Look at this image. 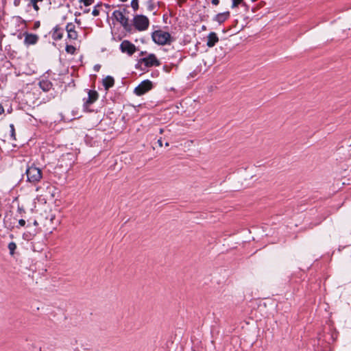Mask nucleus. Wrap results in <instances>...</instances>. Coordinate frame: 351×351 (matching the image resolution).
Wrapping results in <instances>:
<instances>
[{
	"instance_id": "22",
	"label": "nucleus",
	"mask_w": 351,
	"mask_h": 351,
	"mask_svg": "<svg viewBox=\"0 0 351 351\" xmlns=\"http://www.w3.org/2000/svg\"><path fill=\"white\" fill-rule=\"evenodd\" d=\"M85 6H88L93 3L94 0H80Z\"/></svg>"
},
{
	"instance_id": "26",
	"label": "nucleus",
	"mask_w": 351,
	"mask_h": 351,
	"mask_svg": "<svg viewBox=\"0 0 351 351\" xmlns=\"http://www.w3.org/2000/svg\"><path fill=\"white\" fill-rule=\"evenodd\" d=\"M211 2L213 5H217L219 4V0H212Z\"/></svg>"
},
{
	"instance_id": "13",
	"label": "nucleus",
	"mask_w": 351,
	"mask_h": 351,
	"mask_svg": "<svg viewBox=\"0 0 351 351\" xmlns=\"http://www.w3.org/2000/svg\"><path fill=\"white\" fill-rule=\"evenodd\" d=\"M229 16V12L219 13L215 16V20L219 23H222L228 19Z\"/></svg>"
},
{
	"instance_id": "37",
	"label": "nucleus",
	"mask_w": 351,
	"mask_h": 351,
	"mask_svg": "<svg viewBox=\"0 0 351 351\" xmlns=\"http://www.w3.org/2000/svg\"><path fill=\"white\" fill-rule=\"evenodd\" d=\"M89 12V9L84 10L85 13H88Z\"/></svg>"
},
{
	"instance_id": "27",
	"label": "nucleus",
	"mask_w": 351,
	"mask_h": 351,
	"mask_svg": "<svg viewBox=\"0 0 351 351\" xmlns=\"http://www.w3.org/2000/svg\"><path fill=\"white\" fill-rule=\"evenodd\" d=\"M39 27H40V22L39 21L35 22V23H34V29L38 28Z\"/></svg>"
},
{
	"instance_id": "36",
	"label": "nucleus",
	"mask_w": 351,
	"mask_h": 351,
	"mask_svg": "<svg viewBox=\"0 0 351 351\" xmlns=\"http://www.w3.org/2000/svg\"><path fill=\"white\" fill-rule=\"evenodd\" d=\"M80 13L75 12V16H80Z\"/></svg>"
},
{
	"instance_id": "12",
	"label": "nucleus",
	"mask_w": 351,
	"mask_h": 351,
	"mask_svg": "<svg viewBox=\"0 0 351 351\" xmlns=\"http://www.w3.org/2000/svg\"><path fill=\"white\" fill-rule=\"evenodd\" d=\"M39 86L43 90L47 92L52 88V83L48 80L43 79L40 81Z\"/></svg>"
},
{
	"instance_id": "18",
	"label": "nucleus",
	"mask_w": 351,
	"mask_h": 351,
	"mask_svg": "<svg viewBox=\"0 0 351 351\" xmlns=\"http://www.w3.org/2000/svg\"><path fill=\"white\" fill-rule=\"evenodd\" d=\"M101 7V5L100 4H97L96 5L93 10V12H92V14L94 16H97L98 15H99V13H100V10H99V8Z\"/></svg>"
},
{
	"instance_id": "6",
	"label": "nucleus",
	"mask_w": 351,
	"mask_h": 351,
	"mask_svg": "<svg viewBox=\"0 0 351 351\" xmlns=\"http://www.w3.org/2000/svg\"><path fill=\"white\" fill-rule=\"evenodd\" d=\"M140 62L143 63L147 67L158 66L160 65V61L153 53H150L148 55V56L141 59Z\"/></svg>"
},
{
	"instance_id": "1",
	"label": "nucleus",
	"mask_w": 351,
	"mask_h": 351,
	"mask_svg": "<svg viewBox=\"0 0 351 351\" xmlns=\"http://www.w3.org/2000/svg\"><path fill=\"white\" fill-rule=\"evenodd\" d=\"M25 174L27 181L32 184H36L43 178L42 170L34 165L27 167Z\"/></svg>"
},
{
	"instance_id": "38",
	"label": "nucleus",
	"mask_w": 351,
	"mask_h": 351,
	"mask_svg": "<svg viewBox=\"0 0 351 351\" xmlns=\"http://www.w3.org/2000/svg\"><path fill=\"white\" fill-rule=\"evenodd\" d=\"M169 145V143H165V146L168 147Z\"/></svg>"
},
{
	"instance_id": "32",
	"label": "nucleus",
	"mask_w": 351,
	"mask_h": 351,
	"mask_svg": "<svg viewBox=\"0 0 351 351\" xmlns=\"http://www.w3.org/2000/svg\"><path fill=\"white\" fill-rule=\"evenodd\" d=\"M33 250H34V251L39 252V251H41V250H42V249H36V246L34 245H33Z\"/></svg>"
},
{
	"instance_id": "24",
	"label": "nucleus",
	"mask_w": 351,
	"mask_h": 351,
	"mask_svg": "<svg viewBox=\"0 0 351 351\" xmlns=\"http://www.w3.org/2000/svg\"><path fill=\"white\" fill-rule=\"evenodd\" d=\"M147 8H148L149 10L152 11L154 10V4L151 1H149L148 3V7Z\"/></svg>"
},
{
	"instance_id": "16",
	"label": "nucleus",
	"mask_w": 351,
	"mask_h": 351,
	"mask_svg": "<svg viewBox=\"0 0 351 351\" xmlns=\"http://www.w3.org/2000/svg\"><path fill=\"white\" fill-rule=\"evenodd\" d=\"M43 0H30V5H32L34 9L38 12L40 10L39 6L38 5V2H42Z\"/></svg>"
},
{
	"instance_id": "8",
	"label": "nucleus",
	"mask_w": 351,
	"mask_h": 351,
	"mask_svg": "<svg viewBox=\"0 0 351 351\" xmlns=\"http://www.w3.org/2000/svg\"><path fill=\"white\" fill-rule=\"evenodd\" d=\"M66 31L67 32V37L71 40H77L78 34L75 30V26L72 23H67L66 26Z\"/></svg>"
},
{
	"instance_id": "15",
	"label": "nucleus",
	"mask_w": 351,
	"mask_h": 351,
	"mask_svg": "<svg viewBox=\"0 0 351 351\" xmlns=\"http://www.w3.org/2000/svg\"><path fill=\"white\" fill-rule=\"evenodd\" d=\"M114 84V80L113 77L110 76H107L106 78L103 80V84L106 89H108L110 87L113 86Z\"/></svg>"
},
{
	"instance_id": "21",
	"label": "nucleus",
	"mask_w": 351,
	"mask_h": 351,
	"mask_svg": "<svg viewBox=\"0 0 351 351\" xmlns=\"http://www.w3.org/2000/svg\"><path fill=\"white\" fill-rule=\"evenodd\" d=\"M66 51L68 53H73L75 51V48L72 45H66Z\"/></svg>"
},
{
	"instance_id": "35",
	"label": "nucleus",
	"mask_w": 351,
	"mask_h": 351,
	"mask_svg": "<svg viewBox=\"0 0 351 351\" xmlns=\"http://www.w3.org/2000/svg\"><path fill=\"white\" fill-rule=\"evenodd\" d=\"M163 132H164V130H163V129H162V128H161V129H160V134H162V133H163Z\"/></svg>"
},
{
	"instance_id": "10",
	"label": "nucleus",
	"mask_w": 351,
	"mask_h": 351,
	"mask_svg": "<svg viewBox=\"0 0 351 351\" xmlns=\"http://www.w3.org/2000/svg\"><path fill=\"white\" fill-rule=\"evenodd\" d=\"M98 99V93L96 90H89L88 92V98L85 100L84 104L86 106H88L95 101H96Z\"/></svg>"
},
{
	"instance_id": "34",
	"label": "nucleus",
	"mask_w": 351,
	"mask_h": 351,
	"mask_svg": "<svg viewBox=\"0 0 351 351\" xmlns=\"http://www.w3.org/2000/svg\"><path fill=\"white\" fill-rule=\"evenodd\" d=\"M33 224H34V226H38V223L37 221L35 220L34 221Z\"/></svg>"
},
{
	"instance_id": "19",
	"label": "nucleus",
	"mask_w": 351,
	"mask_h": 351,
	"mask_svg": "<svg viewBox=\"0 0 351 351\" xmlns=\"http://www.w3.org/2000/svg\"><path fill=\"white\" fill-rule=\"evenodd\" d=\"M10 135H11V137L12 138L13 140H15L16 137H15V130H14V125L13 124H10Z\"/></svg>"
},
{
	"instance_id": "25",
	"label": "nucleus",
	"mask_w": 351,
	"mask_h": 351,
	"mask_svg": "<svg viewBox=\"0 0 351 351\" xmlns=\"http://www.w3.org/2000/svg\"><path fill=\"white\" fill-rule=\"evenodd\" d=\"M26 222L24 219H20L19 221V225L21 227L24 226L25 225Z\"/></svg>"
},
{
	"instance_id": "31",
	"label": "nucleus",
	"mask_w": 351,
	"mask_h": 351,
	"mask_svg": "<svg viewBox=\"0 0 351 351\" xmlns=\"http://www.w3.org/2000/svg\"><path fill=\"white\" fill-rule=\"evenodd\" d=\"M20 3V0H14V4L15 6H18Z\"/></svg>"
},
{
	"instance_id": "9",
	"label": "nucleus",
	"mask_w": 351,
	"mask_h": 351,
	"mask_svg": "<svg viewBox=\"0 0 351 351\" xmlns=\"http://www.w3.org/2000/svg\"><path fill=\"white\" fill-rule=\"evenodd\" d=\"M24 43L26 45H35L38 40V36L36 34L25 33Z\"/></svg>"
},
{
	"instance_id": "4",
	"label": "nucleus",
	"mask_w": 351,
	"mask_h": 351,
	"mask_svg": "<svg viewBox=\"0 0 351 351\" xmlns=\"http://www.w3.org/2000/svg\"><path fill=\"white\" fill-rule=\"evenodd\" d=\"M125 10H114L112 13L114 19L119 22L123 28L126 31L131 30V25L129 23L128 19L125 15Z\"/></svg>"
},
{
	"instance_id": "17",
	"label": "nucleus",
	"mask_w": 351,
	"mask_h": 351,
	"mask_svg": "<svg viewBox=\"0 0 351 351\" xmlns=\"http://www.w3.org/2000/svg\"><path fill=\"white\" fill-rule=\"evenodd\" d=\"M8 249L10 250V254L12 255L14 253L15 250L16 249V245L14 242H10L8 244Z\"/></svg>"
},
{
	"instance_id": "11",
	"label": "nucleus",
	"mask_w": 351,
	"mask_h": 351,
	"mask_svg": "<svg viewBox=\"0 0 351 351\" xmlns=\"http://www.w3.org/2000/svg\"><path fill=\"white\" fill-rule=\"evenodd\" d=\"M219 41V37L215 32H210L207 36L206 45L213 47Z\"/></svg>"
},
{
	"instance_id": "29",
	"label": "nucleus",
	"mask_w": 351,
	"mask_h": 351,
	"mask_svg": "<svg viewBox=\"0 0 351 351\" xmlns=\"http://www.w3.org/2000/svg\"><path fill=\"white\" fill-rule=\"evenodd\" d=\"M75 22L78 25H81V21H80V19H78L77 18H75Z\"/></svg>"
},
{
	"instance_id": "14",
	"label": "nucleus",
	"mask_w": 351,
	"mask_h": 351,
	"mask_svg": "<svg viewBox=\"0 0 351 351\" xmlns=\"http://www.w3.org/2000/svg\"><path fill=\"white\" fill-rule=\"evenodd\" d=\"M62 36H63V33H62L61 28L56 26L53 29V32L52 34L53 38L56 40H59L62 39Z\"/></svg>"
},
{
	"instance_id": "30",
	"label": "nucleus",
	"mask_w": 351,
	"mask_h": 351,
	"mask_svg": "<svg viewBox=\"0 0 351 351\" xmlns=\"http://www.w3.org/2000/svg\"><path fill=\"white\" fill-rule=\"evenodd\" d=\"M4 112V108L2 106V105L0 104V114H3Z\"/></svg>"
},
{
	"instance_id": "33",
	"label": "nucleus",
	"mask_w": 351,
	"mask_h": 351,
	"mask_svg": "<svg viewBox=\"0 0 351 351\" xmlns=\"http://www.w3.org/2000/svg\"><path fill=\"white\" fill-rule=\"evenodd\" d=\"M18 210H19V212H20V213H22V212H23V211H24V210H23V209L22 208H21V207H19V208H18Z\"/></svg>"
},
{
	"instance_id": "2",
	"label": "nucleus",
	"mask_w": 351,
	"mask_h": 351,
	"mask_svg": "<svg viewBox=\"0 0 351 351\" xmlns=\"http://www.w3.org/2000/svg\"><path fill=\"white\" fill-rule=\"evenodd\" d=\"M152 38L154 43L160 45H169L173 41L171 34L161 29L154 31Z\"/></svg>"
},
{
	"instance_id": "20",
	"label": "nucleus",
	"mask_w": 351,
	"mask_h": 351,
	"mask_svg": "<svg viewBox=\"0 0 351 351\" xmlns=\"http://www.w3.org/2000/svg\"><path fill=\"white\" fill-rule=\"evenodd\" d=\"M131 6L134 10H136L138 8V0H132L131 2Z\"/></svg>"
},
{
	"instance_id": "3",
	"label": "nucleus",
	"mask_w": 351,
	"mask_h": 351,
	"mask_svg": "<svg viewBox=\"0 0 351 351\" xmlns=\"http://www.w3.org/2000/svg\"><path fill=\"white\" fill-rule=\"evenodd\" d=\"M132 23L135 29L139 32L147 30L149 25V19L143 14L134 16Z\"/></svg>"
},
{
	"instance_id": "23",
	"label": "nucleus",
	"mask_w": 351,
	"mask_h": 351,
	"mask_svg": "<svg viewBox=\"0 0 351 351\" xmlns=\"http://www.w3.org/2000/svg\"><path fill=\"white\" fill-rule=\"evenodd\" d=\"M242 1H243V0H232V8L237 7Z\"/></svg>"
},
{
	"instance_id": "5",
	"label": "nucleus",
	"mask_w": 351,
	"mask_h": 351,
	"mask_svg": "<svg viewBox=\"0 0 351 351\" xmlns=\"http://www.w3.org/2000/svg\"><path fill=\"white\" fill-rule=\"evenodd\" d=\"M120 50L122 53H127L128 56H132L136 51L137 49L130 41L124 40L120 44Z\"/></svg>"
},
{
	"instance_id": "28",
	"label": "nucleus",
	"mask_w": 351,
	"mask_h": 351,
	"mask_svg": "<svg viewBox=\"0 0 351 351\" xmlns=\"http://www.w3.org/2000/svg\"><path fill=\"white\" fill-rule=\"evenodd\" d=\"M158 144L160 147H162V141L161 138L158 140Z\"/></svg>"
},
{
	"instance_id": "7",
	"label": "nucleus",
	"mask_w": 351,
	"mask_h": 351,
	"mask_svg": "<svg viewBox=\"0 0 351 351\" xmlns=\"http://www.w3.org/2000/svg\"><path fill=\"white\" fill-rule=\"evenodd\" d=\"M152 88V83L149 80H145L142 82L137 87L134 89V93L137 95H142Z\"/></svg>"
}]
</instances>
